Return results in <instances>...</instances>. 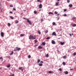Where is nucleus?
<instances>
[{
    "label": "nucleus",
    "instance_id": "1",
    "mask_svg": "<svg viewBox=\"0 0 76 76\" xmlns=\"http://www.w3.org/2000/svg\"><path fill=\"white\" fill-rule=\"evenodd\" d=\"M29 39H36V36L30 35L29 36Z\"/></svg>",
    "mask_w": 76,
    "mask_h": 76
},
{
    "label": "nucleus",
    "instance_id": "2",
    "mask_svg": "<svg viewBox=\"0 0 76 76\" xmlns=\"http://www.w3.org/2000/svg\"><path fill=\"white\" fill-rule=\"evenodd\" d=\"M27 21V22H28L29 23V24H30V25H32V23L31 22V21L29 20H28Z\"/></svg>",
    "mask_w": 76,
    "mask_h": 76
},
{
    "label": "nucleus",
    "instance_id": "3",
    "mask_svg": "<svg viewBox=\"0 0 76 76\" xmlns=\"http://www.w3.org/2000/svg\"><path fill=\"white\" fill-rule=\"evenodd\" d=\"M1 35L2 37H4V33L1 32Z\"/></svg>",
    "mask_w": 76,
    "mask_h": 76
},
{
    "label": "nucleus",
    "instance_id": "4",
    "mask_svg": "<svg viewBox=\"0 0 76 76\" xmlns=\"http://www.w3.org/2000/svg\"><path fill=\"white\" fill-rule=\"evenodd\" d=\"M51 43L52 44H56V42L54 40H52Z\"/></svg>",
    "mask_w": 76,
    "mask_h": 76
},
{
    "label": "nucleus",
    "instance_id": "5",
    "mask_svg": "<svg viewBox=\"0 0 76 76\" xmlns=\"http://www.w3.org/2000/svg\"><path fill=\"white\" fill-rule=\"evenodd\" d=\"M39 9H41L42 8V4H40L39 6Z\"/></svg>",
    "mask_w": 76,
    "mask_h": 76
},
{
    "label": "nucleus",
    "instance_id": "6",
    "mask_svg": "<svg viewBox=\"0 0 76 76\" xmlns=\"http://www.w3.org/2000/svg\"><path fill=\"white\" fill-rule=\"evenodd\" d=\"M19 69H20V70H21L22 71H23V70H24V68L20 67L19 68Z\"/></svg>",
    "mask_w": 76,
    "mask_h": 76
},
{
    "label": "nucleus",
    "instance_id": "7",
    "mask_svg": "<svg viewBox=\"0 0 76 76\" xmlns=\"http://www.w3.org/2000/svg\"><path fill=\"white\" fill-rule=\"evenodd\" d=\"M52 35H55V36H56V33L55 32H54L52 33Z\"/></svg>",
    "mask_w": 76,
    "mask_h": 76
},
{
    "label": "nucleus",
    "instance_id": "8",
    "mask_svg": "<svg viewBox=\"0 0 76 76\" xmlns=\"http://www.w3.org/2000/svg\"><path fill=\"white\" fill-rule=\"evenodd\" d=\"M69 7H72L73 5H72V4H70L69 5Z\"/></svg>",
    "mask_w": 76,
    "mask_h": 76
},
{
    "label": "nucleus",
    "instance_id": "9",
    "mask_svg": "<svg viewBox=\"0 0 76 76\" xmlns=\"http://www.w3.org/2000/svg\"><path fill=\"white\" fill-rule=\"evenodd\" d=\"M38 48V49H41V48H42V47L41 46H39Z\"/></svg>",
    "mask_w": 76,
    "mask_h": 76
},
{
    "label": "nucleus",
    "instance_id": "10",
    "mask_svg": "<svg viewBox=\"0 0 76 76\" xmlns=\"http://www.w3.org/2000/svg\"><path fill=\"white\" fill-rule=\"evenodd\" d=\"M72 26H73V27H75V26H76V24H72Z\"/></svg>",
    "mask_w": 76,
    "mask_h": 76
},
{
    "label": "nucleus",
    "instance_id": "11",
    "mask_svg": "<svg viewBox=\"0 0 76 76\" xmlns=\"http://www.w3.org/2000/svg\"><path fill=\"white\" fill-rule=\"evenodd\" d=\"M65 43L64 42H60V44H61V45H64V44Z\"/></svg>",
    "mask_w": 76,
    "mask_h": 76
},
{
    "label": "nucleus",
    "instance_id": "12",
    "mask_svg": "<svg viewBox=\"0 0 76 76\" xmlns=\"http://www.w3.org/2000/svg\"><path fill=\"white\" fill-rule=\"evenodd\" d=\"M15 23H19V21L18 20H15Z\"/></svg>",
    "mask_w": 76,
    "mask_h": 76
},
{
    "label": "nucleus",
    "instance_id": "13",
    "mask_svg": "<svg viewBox=\"0 0 76 76\" xmlns=\"http://www.w3.org/2000/svg\"><path fill=\"white\" fill-rule=\"evenodd\" d=\"M49 15H54V14L51 12H50L49 13Z\"/></svg>",
    "mask_w": 76,
    "mask_h": 76
},
{
    "label": "nucleus",
    "instance_id": "14",
    "mask_svg": "<svg viewBox=\"0 0 76 76\" xmlns=\"http://www.w3.org/2000/svg\"><path fill=\"white\" fill-rule=\"evenodd\" d=\"M7 67L8 68L10 67V64L7 65Z\"/></svg>",
    "mask_w": 76,
    "mask_h": 76
},
{
    "label": "nucleus",
    "instance_id": "15",
    "mask_svg": "<svg viewBox=\"0 0 76 76\" xmlns=\"http://www.w3.org/2000/svg\"><path fill=\"white\" fill-rule=\"evenodd\" d=\"M10 18L11 19H14V18L12 17V16H10Z\"/></svg>",
    "mask_w": 76,
    "mask_h": 76
},
{
    "label": "nucleus",
    "instance_id": "16",
    "mask_svg": "<svg viewBox=\"0 0 76 76\" xmlns=\"http://www.w3.org/2000/svg\"><path fill=\"white\" fill-rule=\"evenodd\" d=\"M42 65H43L42 64L39 63V66H42Z\"/></svg>",
    "mask_w": 76,
    "mask_h": 76
},
{
    "label": "nucleus",
    "instance_id": "17",
    "mask_svg": "<svg viewBox=\"0 0 76 76\" xmlns=\"http://www.w3.org/2000/svg\"><path fill=\"white\" fill-rule=\"evenodd\" d=\"M7 25L8 26H10V25H11V24H10V23H8Z\"/></svg>",
    "mask_w": 76,
    "mask_h": 76
},
{
    "label": "nucleus",
    "instance_id": "18",
    "mask_svg": "<svg viewBox=\"0 0 76 76\" xmlns=\"http://www.w3.org/2000/svg\"><path fill=\"white\" fill-rule=\"evenodd\" d=\"M25 34H21L20 35V37H23V36H25Z\"/></svg>",
    "mask_w": 76,
    "mask_h": 76
},
{
    "label": "nucleus",
    "instance_id": "19",
    "mask_svg": "<svg viewBox=\"0 0 76 76\" xmlns=\"http://www.w3.org/2000/svg\"><path fill=\"white\" fill-rule=\"evenodd\" d=\"M64 73L66 75H67L69 73V72H68L67 71H65L64 72Z\"/></svg>",
    "mask_w": 76,
    "mask_h": 76
},
{
    "label": "nucleus",
    "instance_id": "20",
    "mask_svg": "<svg viewBox=\"0 0 76 76\" xmlns=\"http://www.w3.org/2000/svg\"><path fill=\"white\" fill-rule=\"evenodd\" d=\"M42 45H45V42H43L42 43Z\"/></svg>",
    "mask_w": 76,
    "mask_h": 76
},
{
    "label": "nucleus",
    "instance_id": "21",
    "mask_svg": "<svg viewBox=\"0 0 76 76\" xmlns=\"http://www.w3.org/2000/svg\"><path fill=\"white\" fill-rule=\"evenodd\" d=\"M40 61H41V60H40V59H38L37 60V63H39L40 62Z\"/></svg>",
    "mask_w": 76,
    "mask_h": 76
},
{
    "label": "nucleus",
    "instance_id": "22",
    "mask_svg": "<svg viewBox=\"0 0 76 76\" xmlns=\"http://www.w3.org/2000/svg\"><path fill=\"white\" fill-rule=\"evenodd\" d=\"M13 51H12L11 53H10V55H13Z\"/></svg>",
    "mask_w": 76,
    "mask_h": 76
},
{
    "label": "nucleus",
    "instance_id": "23",
    "mask_svg": "<svg viewBox=\"0 0 76 76\" xmlns=\"http://www.w3.org/2000/svg\"><path fill=\"white\" fill-rule=\"evenodd\" d=\"M17 50H18V51H19V50H20V48H18V47H17Z\"/></svg>",
    "mask_w": 76,
    "mask_h": 76
},
{
    "label": "nucleus",
    "instance_id": "24",
    "mask_svg": "<svg viewBox=\"0 0 76 76\" xmlns=\"http://www.w3.org/2000/svg\"><path fill=\"white\" fill-rule=\"evenodd\" d=\"M34 14H37V11H36V10H35L34 11Z\"/></svg>",
    "mask_w": 76,
    "mask_h": 76
},
{
    "label": "nucleus",
    "instance_id": "25",
    "mask_svg": "<svg viewBox=\"0 0 76 76\" xmlns=\"http://www.w3.org/2000/svg\"><path fill=\"white\" fill-rule=\"evenodd\" d=\"M52 24L53 25H56V23L55 22H53L52 23Z\"/></svg>",
    "mask_w": 76,
    "mask_h": 76
},
{
    "label": "nucleus",
    "instance_id": "26",
    "mask_svg": "<svg viewBox=\"0 0 76 76\" xmlns=\"http://www.w3.org/2000/svg\"><path fill=\"white\" fill-rule=\"evenodd\" d=\"M66 58V56H64L63 57V58H64V59H65Z\"/></svg>",
    "mask_w": 76,
    "mask_h": 76
},
{
    "label": "nucleus",
    "instance_id": "27",
    "mask_svg": "<svg viewBox=\"0 0 76 76\" xmlns=\"http://www.w3.org/2000/svg\"><path fill=\"white\" fill-rule=\"evenodd\" d=\"M59 70L60 72H61V71H62V69L61 68H60L59 69Z\"/></svg>",
    "mask_w": 76,
    "mask_h": 76
},
{
    "label": "nucleus",
    "instance_id": "28",
    "mask_svg": "<svg viewBox=\"0 0 76 76\" xmlns=\"http://www.w3.org/2000/svg\"><path fill=\"white\" fill-rule=\"evenodd\" d=\"M17 47H16V49H15L14 50V51H17Z\"/></svg>",
    "mask_w": 76,
    "mask_h": 76
},
{
    "label": "nucleus",
    "instance_id": "29",
    "mask_svg": "<svg viewBox=\"0 0 76 76\" xmlns=\"http://www.w3.org/2000/svg\"><path fill=\"white\" fill-rule=\"evenodd\" d=\"M48 30H46V31H45V33L46 34H47V33H48Z\"/></svg>",
    "mask_w": 76,
    "mask_h": 76
},
{
    "label": "nucleus",
    "instance_id": "30",
    "mask_svg": "<svg viewBox=\"0 0 76 76\" xmlns=\"http://www.w3.org/2000/svg\"><path fill=\"white\" fill-rule=\"evenodd\" d=\"M34 42H35V43H37V42H38V41H37V40H34Z\"/></svg>",
    "mask_w": 76,
    "mask_h": 76
},
{
    "label": "nucleus",
    "instance_id": "31",
    "mask_svg": "<svg viewBox=\"0 0 76 76\" xmlns=\"http://www.w3.org/2000/svg\"><path fill=\"white\" fill-rule=\"evenodd\" d=\"M59 3L58 2H56V6H57V5H58V4Z\"/></svg>",
    "mask_w": 76,
    "mask_h": 76
},
{
    "label": "nucleus",
    "instance_id": "32",
    "mask_svg": "<svg viewBox=\"0 0 76 76\" xmlns=\"http://www.w3.org/2000/svg\"><path fill=\"white\" fill-rule=\"evenodd\" d=\"M31 55H28V57L29 58H31Z\"/></svg>",
    "mask_w": 76,
    "mask_h": 76
},
{
    "label": "nucleus",
    "instance_id": "33",
    "mask_svg": "<svg viewBox=\"0 0 76 76\" xmlns=\"http://www.w3.org/2000/svg\"><path fill=\"white\" fill-rule=\"evenodd\" d=\"M49 73H53V72L51 71H49Z\"/></svg>",
    "mask_w": 76,
    "mask_h": 76
},
{
    "label": "nucleus",
    "instance_id": "34",
    "mask_svg": "<svg viewBox=\"0 0 76 76\" xmlns=\"http://www.w3.org/2000/svg\"><path fill=\"white\" fill-rule=\"evenodd\" d=\"M46 57H48V54H47Z\"/></svg>",
    "mask_w": 76,
    "mask_h": 76
},
{
    "label": "nucleus",
    "instance_id": "35",
    "mask_svg": "<svg viewBox=\"0 0 76 76\" xmlns=\"http://www.w3.org/2000/svg\"><path fill=\"white\" fill-rule=\"evenodd\" d=\"M63 65H66V63H65V62H63Z\"/></svg>",
    "mask_w": 76,
    "mask_h": 76
},
{
    "label": "nucleus",
    "instance_id": "36",
    "mask_svg": "<svg viewBox=\"0 0 76 76\" xmlns=\"http://www.w3.org/2000/svg\"><path fill=\"white\" fill-rule=\"evenodd\" d=\"M76 53L75 52L73 53V56H76Z\"/></svg>",
    "mask_w": 76,
    "mask_h": 76
},
{
    "label": "nucleus",
    "instance_id": "37",
    "mask_svg": "<svg viewBox=\"0 0 76 76\" xmlns=\"http://www.w3.org/2000/svg\"><path fill=\"white\" fill-rule=\"evenodd\" d=\"M54 13H55V14H58V12H56V11H55L54 12Z\"/></svg>",
    "mask_w": 76,
    "mask_h": 76
},
{
    "label": "nucleus",
    "instance_id": "38",
    "mask_svg": "<svg viewBox=\"0 0 76 76\" xmlns=\"http://www.w3.org/2000/svg\"><path fill=\"white\" fill-rule=\"evenodd\" d=\"M64 12H66L67 11V10L65 9L64 10Z\"/></svg>",
    "mask_w": 76,
    "mask_h": 76
},
{
    "label": "nucleus",
    "instance_id": "39",
    "mask_svg": "<svg viewBox=\"0 0 76 76\" xmlns=\"http://www.w3.org/2000/svg\"><path fill=\"white\" fill-rule=\"evenodd\" d=\"M64 16H67V15L66 14H64Z\"/></svg>",
    "mask_w": 76,
    "mask_h": 76
},
{
    "label": "nucleus",
    "instance_id": "40",
    "mask_svg": "<svg viewBox=\"0 0 76 76\" xmlns=\"http://www.w3.org/2000/svg\"><path fill=\"white\" fill-rule=\"evenodd\" d=\"M50 37H48L46 38V39H50Z\"/></svg>",
    "mask_w": 76,
    "mask_h": 76
},
{
    "label": "nucleus",
    "instance_id": "41",
    "mask_svg": "<svg viewBox=\"0 0 76 76\" xmlns=\"http://www.w3.org/2000/svg\"><path fill=\"white\" fill-rule=\"evenodd\" d=\"M40 63H44V62L43 61H40Z\"/></svg>",
    "mask_w": 76,
    "mask_h": 76
},
{
    "label": "nucleus",
    "instance_id": "42",
    "mask_svg": "<svg viewBox=\"0 0 76 76\" xmlns=\"http://www.w3.org/2000/svg\"><path fill=\"white\" fill-rule=\"evenodd\" d=\"M70 1L69 0H67V3H69L70 2Z\"/></svg>",
    "mask_w": 76,
    "mask_h": 76
},
{
    "label": "nucleus",
    "instance_id": "43",
    "mask_svg": "<svg viewBox=\"0 0 76 76\" xmlns=\"http://www.w3.org/2000/svg\"><path fill=\"white\" fill-rule=\"evenodd\" d=\"M10 7H13V6L12 5H10Z\"/></svg>",
    "mask_w": 76,
    "mask_h": 76
},
{
    "label": "nucleus",
    "instance_id": "44",
    "mask_svg": "<svg viewBox=\"0 0 76 76\" xmlns=\"http://www.w3.org/2000/svg\"><path fill=\"white\" fill-rule=\"evenodd\" d=\"M38 34H41V32H40V31H38Z\"/></svg>",
    "mask_w": 76,
    "mask_h": 76
},
{
    "label": "nucleus",
    "instance_id": "45",
    "mask_svg": "<svg viewBox=\"0 0 76 76\" xmlns=\"http://www.w3.org/2000/svg\"><path fill=\"white\" fill-rule=\"evenodd\" d=\"M41 22H42V21L43 20V19L42 18L41 20Z\"/></svg>",
    "mask_w": 76,
    "mask_h": 76
},
{
    "label": "nucleus",
    "instance_id": "46",
    "mask_svg": "<svg viewBox=\"0 0 76 76\" xmlns=\"http://www.w3.org/2000/svg\"><path fill=\"white\" fill-rule=\"evenodd\" d=\"M10 13H11L12 14V13H13V12H12V11H10Z\"/></svg>",
    "mask_w": 76,
    "mask_h": 76
},
{
    "label": "nucleus",
    "instance_id": "47",
    "mask_svg": "<svg viewBox=\"0 0 76 76\" xmlns=\"http://www.w3.org/2000/svg\"><path fill=\"white\" fill-rule=\"evenodd\" d=\"M24 19H27V20H29V19H28L27 18H23Z\"/></svg>",
    "mask_w": 76,
    "mask_h": 76
},
{
    "label": "nucleus",
    "instance_id": "48",
    "mask_svg": "<svg viewBox=\"0 0 76 76\" xmlns=\"http://www.w3.org/2000/svg\"><path fill=\"white\" fill-rule=\"evenodd\" d=\"M60 19V17H59L58 18H57V20H59Z\"/></svg>",
    "mask_w": 76,
    "mask_h": 76
},
{
    "label": "nucleus",
    "instance_id": "49",
    "mask_svg": "<svg viewBox=\"0 0 76 76\" xmlns=\"http://www.w3.org/2000/svg\"><path fill=\"white\" fill-rule=\"evenodd\" d=\"M0 59H3V58L2 57H0Z\"/></svg>",
    "mask_w": 76,
    "mask_h": 76
},
{
    "label": "nucleus",
    "instance_id": "50",
    "mask_svg": "<svg viewBox=\"0 0 76 76\" xmlns=\"http://www.w3.org/2000/svg\"><path fill=\"white\" fill-rule=\"evenodd\" d=\"M37 1L38 2H39V1H40L39 0H37Z\"/></svg>",
    "mask_w": 76,
    "mask_h": 76
},
{
    "label": "nucleus",
    "instance_id": "51",
    "mask_svg": "<svg viewBox=\"0 0 76 76\" xmlns=\"http://www.w3.org/2000/svg\"><path fill=\"white\" fill-rule=\"evenodd\" d=\"M13 10H16V9L15 8H13Z\"/></svg>",
    "mask_w": 76,
    "mask_h": 76
},
{
    "label": "nucleus",
    "instance_id": "52",
    "mask_svg": "<svg viewBox=\"0 0 76 76\" xmlns=\"http://www.w3.org/2000/svg\"><path fill=\"white\" fill-rule=\"evenodd\" d=\"M60 15V14H57L56 15V16H58V15Z\"/></svg>",
    "mask_w": 76,
    "mask_h": 76
},
{
    "label": "nucleus",
    "instance_id": "53",
    "mask_svg": "<svg viewBox=\"0 0 76 76\" xmlns=\"http://www.w3.org/2000/svg\"><path fill=\"white\" fill-rule=\"evenodd\" d=\"M70 70H73V69H70Z\"/></svg>",
    "mask_w": 76,
    "mask_h": 76
},
{
    "label": "nucleus",
    "instance_id": "54",
    "mask_svg": "<svg viewBox=\"0 0 76 76\" xmlns=\"http://www.w3.org/2000/svg\"><path fill=\"white\" fill-rule=\"evenodd\" d=\"M20 15H23V13H21Z\"/></svg>",
    "mask_w": 76,
    "mask_h": 76
},
{
    "label": "nucleus",
    "instance_id": "55",
    "mask_svg": "<svg viewBox=\"0 0 76 76\" xmlns=\"http://www.w3.org/2000/svg\"><path fill=\"white\" fill-rule=\"evenodd\" d=\"M75 18H76V17H74V18H73V19H75Z\"/></svg>",
    "mask_w": 76,
    "mask_h": 76
},
{
    "label": "nucleus",
    "instance_id": "56",
    "mask_svg": "<svg viewBox=\"0 0 76 76\" xmlns=\"http://www.w3.org/2000/svg\"><path fill=\"white\" fill-rule=\"evenodd\" d=\"M69 35H70V36H71L72 35H71V34H70Z\"/></svg>",
    "mask_w": 76,
    "mask_h": 76
},
{
    "label": "nucleus",
    "instance_id": "57",
    "mask_svg": "<svg viewBox=\"0 0 76 76\" xmlns=\"http://www.w3.org/2000/svg\"><path fill=\"white\" fill-rule=\"evenodd\" d=\"M57 1H60V0H57Z\"/></svg>",
    "mask_w": 76,
    "mask_h": 76
},
{
    "label": "nucleus",
    "instance_id": "58",
    "mask_svg": "<svg viewBox=\"0 0 76 76\" xmlns=\"http://www.w3.org/2000/svg\"><path fill=\"white\" fill-rule=\"evenodd\" d=\"M12 76H14V74H13Z\"/></svg>",
    "mask_w": 76,
    "mask_h": 76
},
{
    "label": "nucleus",
    "instance_id": "59",
    "mask_svg": "<svg viewBox=\"0 0 76 76\" xmlns=\"http://www.w3.org/2000/svg\"><path fill=\"white\" fill-rule=\"evenodd\" d=\"M73 35V34H72V35Z\"/></svg>",
    "mask_w": 76,
    "mask_h": 76
},
{
    "label": "nucleus",
    "instance_id": "60",
    "mask_svg": "<svg viewBox=\"0 0 76 76\" xmlns=\"http://www.w3.org/2000/svg\"><path fill=\"white\" fill-rule=\"evenodd\" d=\"M1 69V68H0V69Z\"/></svg>",
    "mask_w": 76,
    "mask_h": 76
},
{
    "label": "nucleus",
    "instance_id": "61",
    "mask_svg": "<svg viewBox=\"0 0 76 76\" xmlns=\"http://www.w3.org/2000/svg\"><path fill=\"white\" fill-rule=\"evenodd\" d=\"M35 46H37V45H35Z\"/></svg>",
    "mask_w": 76,
    "mask_h": 76
},
{
    "label": "nucleus",
    "instance_id": "62",
    "mask_svg": "<svg viewBox=\"0 0 76 76\" xmlns=\"http://www.w3.org/2000/svg\"><path fill=\"white\" fill-rule=\"evenodd\" d=\"M70 76H72V75H70Z\"/></svg>",
    "mask_w": 76,
    "mask_h": 76
}]
</instances>
